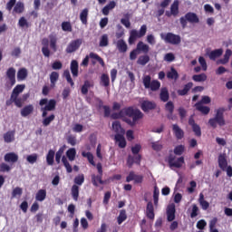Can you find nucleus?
Here are the masks:
<instances>
[{
    "instance_id": "1",
    "label": "nucleus",
    "mask_w": 232,
    "mask_h": 232,
    "mask_svg": "<svg viewBox=\"0 0 232 232\" xmlns=\"http://www.w3.org/2000/svg\"><path fill=\"white\" fill-rule=\"evenodd\" d=\"M111 117L114 120L122 119V117H129L124 118L123 121L124 122L129 124V126L133 127L137 125L140 119H144V113H142V111H140V110L139 109H135L133 107H127L120 111L119 112L112 113Z\"/></svg>"
},
{
    "instance_id": "2",
    "label": "nucleus",
    "mask_w": 232,
    "mask_h": 232,
    "mask_svg": "<svg viewBox=\"0 0 232 232\" xmlns=\"http://www.w3.org/2000/svg\"><path fill=\"white\" fill-rule=\"evenodd\" d=\"M55 106H57V102L54 99L49 101L48 104L41 108L42 117H43V126H50L53 121H55V114L48 115V111H54Z\"/></svg>"
},
{
    "instance_id": "3",
    "label": "nucleus",
    "mask_w": 232,
    "mask_h": 232,
    "mask_svg": "<svg viewBox=\"0 0 232 232\" xmlns=\"http://www.w3.org/2000/svg\"><path fill=\"white\" fill-rule=\"evenodd\" d=\"M226 111V108L220 107L216 111L215 117L208 120V124L211 128H217L218 126H226V120L224 119V112Z\"/></svg>"
},
{
    "instance_id": "4",
    "label": "nucleus",
    "mask_w": 232,
    "mask_h": 232,
    "mask_svg": "<svg viewBox=\"0 0 232 232\" xmlns=\"http://www.w3.org/2000/svg\"><path fill=\"white\" fill-rule=\"evenodd\" d=\"M179 23L182 28H186L188 26V23H190V24H198V23H200V19L197 14L188 12L184 16L180 17Z\"/></svg>"
},
{
    "instance_id": "5",
    "label": "nucleus",
    "mask_w": 232,
    "mask_h": 232,
    "mask_svg": "<svg viewBox=\"0 0 232 232\" xmlns=\"http://www.w3.org/2000/svg\"><path fill=\"white\" fill-rule=\"evenodd\" d=\"M63 153H64V148L61 147L55 155V162L57 164H61V159L62 162L66 169L67 173H72L73 171V169H72V165H70V162H68V159H66V156H63Z\"/></svg>"
},
{
    "instance_id": "6",
    "label": "nucleus",
    "mask_w": 232,
    "mask_h": 232,
    "mask_svg": "<svg viewBox=\"0 0 232 232\" xmlns=\"http://www.w3.org/2000/svg\"><path fill=\"white\" fill-rule=\"evenodd\" d=\"M143 85L146 90H151V92H157L160 90V82L158 80L151 81V76L150 75L143 77Z\"/></svg>"
},
{
    "instance_id": "7",
    "label": "nucleus",
    "mask_w": 232,
    "mask_h": 232,
    "mask_svg": "<svg viewBox=\"0 0 232 232\" xmlns=\"http://www.w3.org/2000/svg\"><path fill=\"white\" fill-rule=\"evenodd\" d=\"M161 39L167 44H173L175 46L180 44L182 42V39L180 38V35L175 34L172 33H168L166 34H161Z\"/></svg>"
},
{
    "instance_id": "8",
    "label": "nucleus",
    "mask_w": 232,
    "mask_h": 232,
    "mask_svg": "<svg viewBox=\"0 0 232 232\" xmlns=\"http://www.w3.org/2000/svg\"><path fill=\"white\" fill-rule=\"evenodd\" d=\"M90 58L93 59L94 61H97L102 68L106 66V63H104V60L99 56V54L95 53H90L89 56L87 55L82 62V66H88V63H90Z\"/></svg>"
},
{
    "instance_id": "9",
    "label": "nucleus",
    "mask_w": 232,
    "mask_h": 232,
    "mask_svg": "<svg viewBox=\"0 0 232 232\" xmlns=\"http://www.w3.org/2000/svg\"><path fill=\"white\" fill-rule=\"evenodd\" d=\"M81 44H82V39L71 41L65 49L66 53H73V52H77V50L81 48Z\"/></svg>"
},
{
    "instance_id": "10",
    "label": "nucleus",
    "mask_w": 232,
    "mask_h": 232,
    "mask_svg": "<svg viewBox=\"0 0 232 232\" xmlns=\"http://www.w3.org/2000/svg\"><path fill=\"white\" fill-rule=\"evenodd\" d=\"M146 35V30H137L130 31V37H129V44H133L140 37H144Z\"/></svg>"
},
{
    "instance_id": "11",
    "label": "nucleus",
    "mask_w": 232,
    "mask_h": 232,
    "mask_svg": "<svg viewBox=\"0 0 232 232\" xmlns=\"http://www.w3.org/2000/svg\"><path fill=\"white\" fill-rule=\"evenodd\" d=\"M134 180V184H142L144 181V176L135 174V171H130L129 175L126 177V182H131Z\"/></svg>"
},
{
    "instance_id": "12",
    "label": "nucleus",
    "mask_w": 232,
    "mask_h": 232,
    "mask_svg": "<svg viewBox=\"0 0 232 232\" xmlns=\"http://www.w3.org/2000/svg\"><path fill=\"white\" fill-rule=\"evenodd\" d=\"M142 160V155L134 154V156L129 155L127 158V166L128 168H133V164L140 166V161Z\"/></svg>"
},
{
    "instance_id": "13",
    "label": "nucleus",
    "mask_w": 232,
    "mask_h": 232,
    "mask_svg": "<svg viewBox=\"0 0 232 232\" xmlns=\"http://www.w3.org/2000/svg\"><path fill=\"white\" fill-rule=\"evenodd\" d=\"M168 162L170 168H180L184 164V157H179L175 161V156L169 155L168 158Z\"/></svg>"
},
{
    "instance_id": "14",
    "label": "nucleus",
    "mask_w": 232,
    "mask_h": 232,
    "mask_svg": "<svg viewBox=\"0 0 232 232\" xmlns=\"http://www.w3.org/2000/svg\"><path fill=\"white\" fill-rule=\"evenodd\" d=\"M188 124L189 126H191L196 137H202V130L200 129V126L195 122V119H193V116L189 117Z\"/></svg>"
},
{
    "instance_id": "15",
    "label": "nucleus",
    "mask_w": 232,
    "mask_h": 232,
    "mask_svg": "<svg viewBox=\"0 0 232 232\" xmlns=\"http://www.w3.org/2000/svg\"><path fill=\"white\" fill-rule=\"evenodd\" d=\"M4 160L8 164H15L19 160V155L15 152H8L4 156Z\"/></svg>"
},
{
    "instance_id": "16",
    "label": "nucleus",
    "mask_w": 232,
    "mask_h": 232,
    "mask_svg": "<svg viewBox=\"0 0 232 232\" xmlns=\"http://www.w3.org/2000/svg\"><path fill=\"white\" fill-rule=\"evenodd\" d=\"M179 0H174L172 5H170V12H166L167 17H171V15L177 17L179 15Z\"/></svg>"
},
{
    "instance_id": "17",
    "label": "nucleus",
    "mask_w": 232,
    "mask_h": 232,
    "mask_svg": "<svg viewBox=\"0 0 232 232\" xmlns=\"http://www.w3.org/2000/svg\"><path fill=\"white\" fill-rule=\"evenodd\" d=\"M140 108L142 111H150L151 110H155L157 108V103L155 102H150V101H143L141 102Z\"/></svg>"
},
{
    "instance_id": "18",
    "label": "nucleus",
    "mask_w": 232,
    "mask_h": 232,
    "mask_svg": "<svg viewBox=\"0 0 232 232\" xmlns=\"http://www.w3.org/2000/svg\"><path fill=\"white\" fill-rule=\"evenodd\" d=\"M175 203H171L167 208V219L169 222H173V220H175Z\"/></svg>"
},
{
    "instance_id": "19",
    "label": "nucleus",
    "mask_w": 232,
    "mask_h": 232,
    "mask_svg": "<svg viewBox=\"0 0 232 232\" xmlns=\"http://www.w3.org/2000/svg\"><path fill=\"white\" fill-rule=\"evenodd\" d=\"M146 217L147 218H150V220H153L155 218V208L151 201L147 203Z\"/></svg>"
},
{
    "instance_id": "20",
    "label": "nucleus",
    "mask_w": 232,
    "mask_h": 232,
    "mask_svg": "<svg viewBox=\"0 0 232 232\" xmlns=\"http://www.w3.org/2000/svg\"><path fill=\"white\" fill-rule=\"evenodd\" d=\"M6 77L9 79L11 86L15 85V68L10 67L6 71Z\"/></svg>"
},
{
    "instance_id": "21",
    "label": "nucleus",
    "mask_w": 232,
    "mask_h": 232,
    "mask_svg": "<svg viewBox=\"0 0 232 232\" xmlns=\"http://www.w3.org/2000/svg\"><path fill=\"white\" fill-rule=\"evenodd\" d=\"M172 131L178 140H181V139H184V130L179 128L178 124L172 125Z\"/></svg>"
},
{
    "instance_id": "22",
    "label": "nucleus",
    "mask_w": 232,
    "mask_h": 232,
    "mask_svg": "<svg viewBox=\"0 0 232 232\" xmlns=\"http://www.w3.org/2000/svg\"><path fill=\"white\" fill-rule=\"evenodd\" d=\"M50 44V40L48 38H44L42 40V53L45 57H50V49L48 48V45Z\"/></svg>"
},
{
    "instance_id": "23",
    "label": "nucleus",
    "mask_w": 232,
    "mask_h": 232,
    "mask_svg": "<svg viewBox=\"0 0 232 232\" xmlns=\"http://www.w3.org/2000/svg\"><path fill=\"white\" fill-rule=\"evenodd\" d=\"M115 142L118 143L119 148L124 149L126 148V138H124V134H116L114 136Z\"/></svg>"
},
{
    "instance_id": "24",
    "label": "nucleus",
    "mask_w": 232,
    "mask_h": 232,
    "mask_svg": "<svg viewBox=\"0 0 232 232\" xmlns=\"http://www.w3.org/2000/svg\"><path fill=\"white\" fill-rule=\"evenodd\" d=\"M194 106L198 111L202 113V115H209V112L211 111V108L202 105L201 103H195Z\"/></svg>"
},
{
    "instance_id": "25",
    "label": "nucleus",
    "mask_w": 232,
    "mask_h": 232,
    "mask_svg": "<svg viewBox=\"0 0 232 232\" xmlns=\"http://www.w3.org/2000/svg\"><path fill=\"white\" fill-rule=\"evenodd\" d=\"M218 166L222 171H226L227 168V159H226V154H220L218 159Z\"/></svg>"
},
{
    "instance_id": "26",
    "label": "nucleus",
    "mask_w": 232,
    "mask_h": 232,
    "mask_svg": "<svg viewBox=\"0 0 232 232\" xmlns=\"http://www.w3.org/2000/svg\"><path fill=\"white\" fill-rule=\"evenodd\" d=\"M4 140L7 144L15 140V130H8L4 134Z\"/></svg>"
},
{
    "instance_id": "27",
    "label": "nucleus",
    "mask_w": 232,
    "mask_h": 232,
    "mask_svg": "<svg viewBox=\"0 0 232 232\" xmlns=\"http://www.w3.org/2000/svg\"><path fill=\"white\" fill-rule=\"evenodd\" d=\"M116 48L121 53H126V52H128V44H126V42L122 39L117 41Z\"/></svg>"
},
{
    "instance_id": "28",
    "label": "nucleus",
    "mask_w": 232,
    "mask_h": 232,
    "mask_svg": "<svg viewBox=\"0 0 232 232\" xmlns=\"http://www.w3.org/2000/svg\"><path fill=\"white\" fill-rule=\"evenodd\" d=\"M222 53H224V50L216 49L214 51H211L208 53V57L210 59V61H217V59H218V57H221Z\"/></svg>"
},
{
    "instance_id": "29",
    "label": "nucleus",
    "mask_w": 232,
    "mask_h": 232,
    "mask_svg": "<svg viewBox=\"0 0 232 232\" xmlns=\"http://www.w3.org/2000/svg\"><path fill=\"white\" fill-rule=\"evenodd\" d=\"M71 72L72 73V77H79V62L77 60L71 62Z\"/></svg>"
},
{
    "instance_id": "30",
    "label": "nucleus",
    "mask_w": 232,
    "mask_h": 232,
    "mask_svg": "<svg viewBox=\"0 0 232 232\" xmlns=\"http://www.w3.org/2000/svg\"><path fill=\"white\" fill-rule=\"evenodd\" d=\"M191 88H193V82H189L184 85L183 89L178 90V95H180L181 97H184V95H188Z\"/></svg>"
},
{
    "instance_id": "31",
    "label": "nucleus",
    "mask_w": 232,
    "mask_h": 232,
    "mask_svg": "<svg viewBox=\"0 0 232 232\" xmlns=\"http://www.w3.org/2000/svg\"><path fill=\"white\" fill-rule=\"evenodd\" d=\"M115 6H117V3H115V1H111L107 5L102 8V13L103 14V15H110V10H113Z\"/></svg>"
},
{
    "instance_id": "32",
    "label": "nucleus",
    "mask_w": 232,
    "mask_h": 232,
    "mask_svg": "<svg viewBox=\"0 0 232 232\" xmlns=\"http://www.w3.org/2000/svg\"><path fill=\"white\" fill-rule=\"evenodd\" d=\"M93 88V82L86 80L81 88L82 95H88V90Z\"/></svg>"
},
{
    "instance_id": "33",
    "label": "nucleus",
    "mask_w": 232,
    "mask_h": 232,
    "mask_svg": "<svg viewBox=\"0 0 232 232\" xmlns=\"http://www.w3.org/2000/svg\"><path fill=\"white\" fill-rule=\"evenodd\" d=\"M112 130L115 131V133H117V135H122L125 132L122 126L121 125V121H117L112 122Z\"/></svg>"
},
{
    "instance_id": "34",
    "label": "nucleus",
    "mask_w": 232,
    "mask_h": 232,
    "mask_svg": "<svg viewBox=\"0 0 232 232\" xmlns=\"http://www.w3.org/2000/svg\"><path fill=\"white\" fill-rule=\"evenodd\" d=\"M160 99L162 101V102H168V101H169V92L168 91V88H161Z\"/></svg>"
},
{
    "instance_id": "35",
    "label": "nucleus",
    "mask_w": 232,
    "mask_h": 232,
    "mask_svg": "<svg viewBox=\"0 0 232 232\" xmlns=\"http://www.w3.org/2000/svg\"><path fill=\"white\" fill-rule=\"evenodd\" d=\"M32 113H34V105L32 104L26 105L21 110V115L23 117H28V115H32Z\"/></svg>"
},
{
    "instance_id": "36",
    "label": "nucleus",
    "mask_w": 232,
    "mask_h": 232,
    "mask_svg": "<svg viewBox=\"0 0 232 232\" xmlns=\"http://www.w3.org/2000/svg\"><path fill=\"white\" fill-rule=\"evenodd\" d=\"M55 159V150H49L47 155H46V162L48 166H53Z\"/></svg>"
},
{
    "instance_id": "37",
    "label": "nucleus",
    "mask_w": 232,
    "mask_h": 232,
    "mask_svg": "<svg viewBox=\"0 0 232 232\" xmlns=\"http://www.w3.org/2000/svg\"><path fill=\"white\" fill-rule=\"evenodd\" d=\"M167 78L170 79L171 81H177L179 79V72L175 67H171L170 71L167 72Z\"/></svg>"
},
{
    "instance_id": "38",
    "label": "nucleus",
    "mask_w": 232,
    "mask_h": 232,
    "mask_svg": "<svg viewBox=\"0 0 232 232\" xmlns=\"http://www.w3.org/2000/svg\"><path fill=\"white\" fill-rule=\"evenodd\" d=\"M232 51L231 49H227L224 54V58L218 61L219 64H227L229 63V59L231 58Z\"/></svg>"
},
{
    "instance_id": "39",
    "label": "nucleus",
    "mask_w": 232,
    "mask_h": 232,
    "mask_svg": "<svg viewBox=\"0 0 232 232\" xmlns=\"http://www.w3.org/2000/svg\"><path fill=\"white\" fill-rule=\"evenodd\" d=\"M232 51L231 49H227L224 54V58L218 61L219 64H227L229 63V59L231 58Z\"/></svg>"
},
{
    "instance_id": "40",
    "label": "nucleus",
    "mask_w": 232,
    "mask_h": 232,
    "mask_svg": "<svg viewBox=\"0 0 232 232\" xmlns=\"http://www.w3.org/2000/svg\"><path fill=\"white\" fill-rule=\"evenodd\" d=\"M192 81L195 82H205V81H208V75L204 72L200 74H194L192 76Z\"/></svg>"
},
{
    "instance_id": "41",
    "label": "nucleus",
    "mask_w": 232,
    "mask_h": 232,
    "mask_svg": "<svg viewBox=\"0 0 232 232\" xmlns=\"http://www.w3.org/2000/svg\"><path fill=\"white\" fill-rule=\"evenodd\" d=\"M136 49L138 50V52L148 53L150 52V45L144 44L143 42H139Z\"/></svg>"
},
{
    "instance_id": "42",
    "label": "nucleus",
    "mask_w": 232,
    "mask_h": 232,
    "mask_svg": "<svg viewBox=\"0 0 232 232\" xmlns=\"http://www.w3.org/2000/svg\"><path fill=\"white\" fill-rule=\"evenodd\" d=\"M100 84L104 86V88H108V86H110V75L102 73L101 76Z\"/></svg>"
},
{
    "instance_id": "43",
    "label": "nucleus",
    "mask_w": 232,
    "mask_h": 232,
    "mask_svg": "<svg viewBox=\"0 0 232 232\" xmlns=\"http://www.w3.org/2000/svg\"><path fill=\"white\" fill-rule=\"evenodd\" d=\"M27 77H28V71L26 70V68H21L17 72V80L18 81H24V79H26Z\"/></svg>"
},
{
    "instance_id": "44",
    "label": "nucleus",
    "mask_w": 232,
    "mask_h": 232,
    "mask_svg": "<svg viewBox=\"0 0 232 232\" xmlns=\"http://www.w3.org/2000/svg\"><path fill=\"white\" fill-rule=\"evenodd\" d=\"M127 218H128V215L126 214V209H121L117 218V223L119 224V226H121V224H122V222H125Z\"/></svg>"
},
{
    "instance_id": "45",
    "label": "nucleus",
    "mask_w": 232,
    "mask_h": 232,
    "mask_svg": "<svg viewBox=\"0 0 232 232\" xmlns=\"http://www.w3.org/2000/svg\"><path fill=\"white\" fill-rule=\"evenodd\" d=\"M92 182L93 186L97 187L99 184H104V181L102 180V175H92Z\"/></svg>"
},
{
    "instance_id": "46",
    "label": "nucleus",
    "mask_w": 232,
    "mask_h": 232,
    "mask_svg": "<svg viewBox=\"0 0 232 232\" xmlns=\"http://www.w3.org/2000/svg\"><path fill=\"white\" fill-rule=\"evenodd\" d=\"M71 195H72L73 200H75V202H77V200H79V186L72 185V187L71 188Z\"/></svg>"
},
{
    "instance_id": "47",
    "label": "nucleus",
    "mask_w": 232,
    "mask_h": 232,
    "mask_svg": "<svg viewBox=\"0 0 232 232\" xmlns=\"http://www.w3.org/2000/svg\"><path fill=\"white\" fill-rule=\"evenodd\" d=\"M198 202L202 208V209H204L206 211V209H208L209 208V202L206 201L204 199V194L203 193H200L199 194V198H198Z\"/></svg>"
},
{
    "instance_id": "48",
    "label": "nucleus",
    "mask_w": 232,
    "mask_h": 232,
    "mask_svg": "<svg viewBox=\"0 0 232 232\" xmlns=\"http://www.w3.org/2000/svg\"><path fill=\"white\" fill-rule=\"evenodd\" d=\"M75 155H77V150H75V148H71L66 151V156L71 162L75 160Z\"/></svg>"
},
{
    "instance_id": "49",
    "label": "nucleus",
    "mask_w": 232,
    "mask_h": 232,
    "mask_svg": "<svg viewBox=\"0 0 232 232\" xmlns=\"http://www.w3.org/2000/svg\"><path fill=\"white\" fill-rule=\"evenodd\" d=\"M38 202H43L46 198V189H39L35 196Z\"/></svg>"
},
{
    "instance_id": "50",
    "label": "nucleus",
    "mask_w": 232,
    "mask_h": 232,
    "mask_svg": "<svg viewBox=\"0 0 232 232\" xmlns=\"http://www.w3.org/2000/svg\"><path fill=\"white\" fill-rule=\"evenodd\" d=\"M13 12H14V14H23V12H24V4L23 2H17Z\"/></svg>"
},
{
    "instance_id": "51",
    "label": "nucleus",
    "mask_w": 232,
    "mask_h": 232,
    "mask_svg": "<svg viewBox=\"0 0 232 232\" xmlns=\"http://www.w3.org/2000/svg\"><path fill=\"white\" fill-rule=\"evenodd\" d=\"M80 21L82 23V24H88V8H85L81 12Z\"/></svg>"
},
{
    "instance_id": "52",
    "label": "nucleus",
    "mask_w": 232,
    "mask_h": 232,
    "mask_svg": "<svg viewBox=\"0 0 232 232\" xmlns=\"http://www.w3.org/2000/svg\"><path fill=\"white\" fill-rule=\"evenodd\" d=\"M148 63H150V56L148 54L140 56L137 61V64H140V66H146Z\"/></svg>"
},
{
    "instance_id": "53",
    "label": "nucleus",
    "mask_w": 232,
    "mask_h": 232,
    "mask_svg": "<svg viewBox=\"0 0 232 232\" xmlns=\"http://www.w3.org/2000/svg\"><path fill=\"white\" fill-rule=\"evenodd\" d=\"M82 157H84L85 159H87L88 162H90L92 166H95V161L93 160V154L92 152L82 151Z\"/></svg>"
},
{
    "instance_id": "54",
    "label": "nucleus",
    "mask_w": 232,
    "mask_h": 232,
    "mask_svg": "<svg viewBox=\"0 0 232 232\" xmlns=\"http://www.w3.org/2000/svg\"><path fill=\"white\" fill-rule=\"evenodd\" d=\"M108 44H110V40L108 39V34L102 35V37L100 38L99 46H101V48H104V47L108 46Z\"/></svg>"
},
{
    "instance_id": "55",
    "label": "nucleus",
    "mask_w": 232,
    "mask_h": 232,
    "mask_svg": "<svg viewBox=\"0 0 232 232\" xmlns=\"http://www.w3.org/2000/svg\"><path fill=\"white\" fill-rule=\"evenodd\" d=\"M50 48L53 53L57 52V38L55 36H50Z\"/></svg>"
},
{
    "instance_id": "56",
    "label": "nucleus",
    "mask_w": 232,
    "mask_h": 232,
    "mask_svg": "<svg viewBox=\"0 0 232 232\" xmlns=\"http://www.w3.org/2000/svg\"><path fill=\"white\" fill-rule=\"evenodd\" d=\"M50 81H51L52 86H55V82L59 81V72H52L50 74Z\"/></svg>"
},
{
    "instance_id": "57",
    "label": "nucleus",
    "mask_w": 232,
    "mask_h": 232,
    "mask_svg": "<svg viewBox=\"0 0 232 232\" xmlns=\"http://www.w3.org/2000/svg\"><path fill=\"white\" fill-rule=\"evenodd\" d=\"M12 171V167L10 165L3 162L0 164V173H8Z\"/></svg>"
},
{
    "instance_id": "58",
    "label": "nucleus",
    "mask_w": 232,
    "mask_h": 232,
    "mask_svg": "<svg viewBox=\"0 0 232 232\" xmlns=\"http://www.w3.org/2000/svg\"><path fill=\"white\" fill-rule=\"evenodd\" d=\"M74 184L76 186H82V184H84V174L76 176L74 178Z\"/></svg>"
},
{
    "instance_id": "59",
    "label": "nucleus",
    "mask_w": 232,
    "mask_h": 232,
    "mask_svg": "<svg viewBox=\"0 0 232 232\" xmlns=\"http://www.w3.org/2000/svg\"><path fill=\"white\" fill-rule=\"evenodd\" d=\"M159 195H160V191L159 190V188L154 187V191H153L154 206H159Z\"/></svg>"
},
{
    "instance_id": "60",
    "label": "nucleus",
    "mask_w": 232,
    "mask_h": 232,
    "mask_svg": "<svg viewBox=\"0 0 232 232\" xmlns=\"http://www.w3.org/2000/svg\"><path fill=\"white\" fill-rule=\"evenodd\" d=\"M38 157L39 156L36 153L31 154L27 156L26 160L29 162V164H35V162H37Z\"/></svg>"
},
{
    "instance_id": "61",
    "label": "nucleus",
    "mask_w": 232,
    "mask_h": 232,
    "mask_svg": "<svg viewBox=\"0 0 232 232\" xmlns=\"http://www.w3.org/2000/svg\"><path fill=\"white\" fill-rule=\"evenodd\" d=\"M165 110L169 112V113H173V111H175V104H173V102H168L165 104Z\"/></svg>"
},
{
    "instance_id": "62",
    "label": "nucleus",
    "mask_w": 232,
    "mask_h": 232,
    "mask_svg": "<svg viewBox=\"0 0 232 232\" xmlns=\"http://www.w3.org/2000/svg\"><path fill=\"white\" fill-rule=\"evenodd\" d=\"M24 88L25 86L24 84H18L14 88L13 92L15 93L16 95H19L20 93H23V92L24 91Z\"/></svg>"
},
{
    "instance_id": "63",
    "label": "nucleus",
    "mask_w": 232,
    "mask_h": 232,
    "mask_svg": "<svg viewBox=\"0 0 232 232\" xmlns=\"http://www.w3.org/2000/svg\"><path fill=\"white\" fill-rule=\"evenodd\" d=\"M23 195V188L16 187L13 189L12 192V198H15V197H21Z\"/></svg>"
},
{
    "instance_id": "64",
    "label": "nucleus",
    "mask_w": 232,
    "mask_h": 232,
    "mask_svg": "<svg viewBox=\"0 0 232 232\" xmlns=\"http://www.w3.org/2000/svg\"><path fill=\"white\" fill-rule=\"evenodd\" d=\"M198 207L197 205H192V211L190 213V218H196V217H198Z\"/></svg>"
}]
</instances>
